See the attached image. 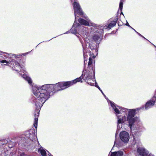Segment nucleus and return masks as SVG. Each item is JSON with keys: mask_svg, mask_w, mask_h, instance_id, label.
I'll return each instance as SVG.
<instances>
[{"mask_svg": "<svg viewBox=\"0 0 156 156\" xmlns=\"http://www.w3.org/2000/svg\"><path fill=\"white\" fill-rule=\"evenodd\" d=\"M116 22L115 21H113L111 22L109 25H108L107 27H106V28H108L109 29H110L114 27L116 24Z\"/></svg>", "mask_w": 156, "mask_h": 156, "instance_id": "obj_13", "label": "nucleus"}, {"mask_svg": "<svg viewBox=\"0 0 156 156\" xmlns=\"http://www.w3.org/2000/svg\"><path fill=\"white\" fill-rule=\"evenodd\" d=\"M11 62V61L8 62V61H6L5 60H3L2 61H0V62L1 63H5L7 64H10Z\"/></svg>", "mask_w": 156, "mask_h": 156, "instance_id": "obj_20", "label": "nucleus"}, {"mask_svg": "<svg viewBox=\"0 0 156 156\" xmlns=\"http://www.w3.org/2000/svg\"><path fill=\"white\" fill-rule=\"evenodd\" d=\"M73 29H75V28H73V27H72L71 30V31H72L73 30Z\"/></svg>", "mask_w": 156, "mask_h": 156, "instance_id": "obj_29", "label": "nucleus"}, {"mask_svg": "<svg viewBox=\"0 0 156 156\" xmlns=\"http://www.w3.org/2000/svg\"><path fill=\"white\" fill-rule=\"evenodd\" d=\"M83 55H84V65H85V55L84 54Z\"/></svg>", "mask_w": 156, "mask_h": 156, "instance_id": "obj_27", "label": "nucleus"}, {"mask_svg": "<svg viewBox=\"0 0 156 156\" xmlns=\"http://www.w3.org/2000/svg\"><path fill=\"white\" fill-rule=\"evenodd\" d=\"M123 2L121 1L119 3V9L120 11H122L123 7Z\"/></svg>", "mask_w": 156, "mask_h": 156, "instance_id": "obj_18", "label": "nucleus"}, {"mask_svg": "<svg viewBox=\"0 0 156 156\" xmlns=\"http://www.w3.org/2000/svg\"><path fill=\"white\" fill-rule=\"evenodd\" d=\"M23 77L27 80L29 84H31L32 83V80L29 77L27 76L26 75H23Z\"/></svg>", "mask_w": 156, "mask_h": 156, "instance_id": "obj_15", "label": "nucleus"}, {"mask_svg": "<svg viewBox=\"0 0 156 156\" xmlns=\"http://www.w3.org/2000/svg\"><path fill=\"white\" fill-rule=\"evenodd\" d=\"M123 110H124L125 111L126 109V108H124L123 109Z\"/></svg>", "mask_w": 156, "mask_h": 156, "instance_id": "obj_31", "label": "nucleus"}, {"mask_svg": "<svg viewBox=\"0 0 156 156\" xmlns=\"http://www.w3.org/2000/svg\"><path fill=\"white\" fill-rule=\"evenodd\" d=\"M137 152L141 156H147L148 152L144 148L139 147L137 149Z\"/></svg>", "mask_w": 156, "mask_h": 156, "instance_id": "obj_5", "label": "nucleus"}, {"mask_svg": "<svg viewBox=\"0 0 156 156\" xmlns=\"http://www.w3.org/2000/svg\"><path fill=\"white\" fill-rule=\"evenodd\" d=\"M120 137L121 140L125 143L128 142L129 139V135L128 133L125 131L122 132L120 134Z\"/></svg>", "mask_w": 156, "mask_h": 156, "instance_id": "obj_3", "label": "nucleus"}, {"mask_svg": "<svg viewBox=\"0 0 156 156\" xmlns=\"http://www.w3.org/2000/svg\"><path fill=\"white\" fill-rule=\"evenodd\" d=\"M78 21L81 24L85 26L88 25H89V23L90 22V20H89L87 19V20H86L81 18L79 19Z\"/></svg>", "mask_w": 156, "mask_h": 156, "instance_id": "obj_8", "label": "nucleus"}, {"mask_svg": "<svg viewBox=\"0 0 156 156\" xmlns=\"http://www.w3.org/2000/svg\"><path fill=\"white\" fill-rule=\"evenodd\" d=\"M82 78L83 77L80 76L73 81L59 82L54 85L45 84L40 87H34L33 88V93L37 100L35 103L37 108L39 109L42 107L44 103L49 98L50 92L53 89L58 88V90L64 89L80 81Z\"/></svg>", "mask_w": 156, "mask_h": 156, "instance_id": "obj_1", "label": "nucleus"}, {"mask_svg": "<svg viewBox=\"0 0 156 156\" xmlns=\"http://www.w3.org/2000/svg\"><path fill=\"white\" fill-rule=\"evenodd\" d=\"M122 121L120 118L118 120V123H122Z\"/></svg>", "mask_w": 156, "mask_h": 156, "instance_id": "obj_24", "label": "nucleus"}, {"mask_svg": "<svg viewBox=\"0 0 156 156\" xmlns=\"http://www.w3.org/2000/svg\"><path fill=\"white\" fill-rule=\"evenodd\" d=\"M38 151L40 152L42 156H46V153L45 150L40 149L38 150Z\"/></svg>", "mask_w": 156, "mask_h": 156, "instance_id": "obj_16", "label": "nucleus"}, {"mask_svg": "<svg viewBox=\"0 0 156 156\" xmlns=\"http://www.w3.org/2000/svg\"><path fill=\"white\" fill-rule=\"evenodd\" d=\"M103 95H104V96H105V95L104 94H103Z\"/></svg>", "mask_w": 156, "mask_h": 156, "instance_id": "obj_32", "label": "nucleus"}, {"mask_svg": "<svg viewBox=\"0 0 156 156\" xmlns=\"http://www.w3.org/2000/svg\"><path fill=\"white\" fill-rule=\"evenodd\" d=\"M15 65L14 64V66L15 70L16 71H20L21 70V68L19 64L16 62H15Z\"/></svg>", "mask_w": 156, "mask_h": 156, "instance_id": "obj_12", "label": "nucleus"}, {"mask_svg": "<svg viewBox=\"0 0 156 156\" xmlns=\"http://www.w3.org/2000/svg\"><path fill=\"white\" fill-rule=\"evenodd\" d=\"M116 156H122L123 155V152L122 151H118L117 152H115Z\"/></svg>", "mask_w": 156, "mask_h": 156, "instance_id": "obj_19", "label": "nucleus"}, {"mask_svg": "<svg viewBox=\"0 0 156 156\" xmlns=\"http://www.w3.org/2000/svg\"><path fill=\"white\" fill-rule=\"evenodd\" d=\"M155 101H156V95L155 94L152 99L146 103L145 106V109H147L153 106Z\"/></svg>", "mask_w": 156, "mask_h": 156, "instance_id": "obj_4", "label": "nucleus"}, {"mask_svg": "<svg viewBox=\"0 0 156 156\" xmlns=\"http://www.w3.org/2000/svg\"><path fill=\"white\" fill-rule=\"evenodd\" d=\"M4 144L3 143V141L2 140H0V146H1Z\"/></svg>", "mask_w": 156, "mask_h": 156, "instance_id": "obj_26", "label": "nucleus"}, {"mask_svg": "<svg viewBox=\"0 0 156 156\" xmlns=\"http://www.w3.org/2000/svg\"><path fill=\"white\" fill-rule=\"evenodd\" d=\"M110 103L111 106L113 108L115 113L118 114H119L120 112L119 110L116 108V106L114 105V103L112 101H110Z\"/></svg>", "mask_w": 156, "mask_h": 156, "instance_id": "obj_10", "label": "nucleus"}, {"mask_svg": "<svg viewBox=\"0 0 156 156\" xmlns=\"http://www.w3.org/2000/svg\"><path fill=\"white\" fill-rule=\"evenodd\" d=\"M134 30L139 34V35L142 37H143L145 39V38L144 37H143L142 35L140 34L139 33L137 32L135 30Z\"/></svg>", "mask_w": 156, "mask_h": 156, "instance_id": "obj_25", "label": "nucleus"}, {"mask_svg": "<svg viewBox=\"0 0 156 156\" xmlns=\"http://www.w3.org/2000/svg\"><path fill=\"white\" fill-rule=\"evenodd\" d=\"M95 86L97 87L99 89V90L101 91V93H102V94H104V93H103L102 91V90L100 88V87H99V86L97 85V84L96 83V84H95Z\"/></svg>", "mask_w": 156, "mask_h": 156, "instance_id": "obj_22", "label": "nucleus"}, {"mask_svg": "<svg viewBox=\"0 0 156 156\" xmlns=\"http://www.w3.org/2000/svg\"><path fill=\"white\" fill-rule=\"evenodd\" d=\"M115 144H114V146L115 145Z\"/></svg>", "mask_w": 156, "mask_h": 156, "instance_id": "obj_34", "label": "nucleus"}, {"mask_svg": "<svg viewBox=\"0 0 156 156\" xmlns=\"http://www.w3.org/2000/svg\"><path fill=\"white\" fill-rule=\"evenodd\" d=\"M31 132V131H30L29 133V138H30L31 139H32L35 138L36 137V136L35 134V130H33L31 131V133H32V134L30 132Z\"/></svg>", "mask_w": 156, "mask_h": 156, "instance_id": "obj_14", "label": "nucleus"}, {"mask_svg": "<svg viewBox=\"0 0 156 156\" xmlns=\"http://www.w3.org/2000/svg\"><path fill=\"white\" fill-rule=\"evenodd\" d=\"M99 38V35L97 34H95L93 36V38L95 41H97Z\"/></svg>", "mask_w": 156, "mask_h": 156, "instance_id": "obj_17", "label": "nucleus"}, {"mask_svg": "<svg viewBox=\"0 0 156 156\" xmlns=\"http://www.w3.org/2000/svg\"><path fill=\"white\" fill-rule=\"evenodd\" d=\"M117 107H119V108H120V107H119V106H117Z\"/></svg>", "mask_w": 156, "mask_h": 156, "instance_id": "obj_33", "label": "nucleus"}, {"mask_svg": "<svg viewBox=\"0 0 156 156\" xmlns=\"http://www.w3.org/2000/svg\"><path fill=\"white\" fill-rule=\"evenodd\" d=\"M121 14H123V13H122V12H121Z\"/></svg>", "mask_w": 156, "mask_h": 156, "instance_id": "obj_35", "label": "nucleus"}, {"mask_svg": "<svg viewBox=\"0 0 156 156\" xmlns=\"http://www.w3.org/2000/svg\"><path fill=\"white\" fill-rule=\"evenodd\" d=\"M2 53H5V54H6V55H3L5 57H8V56H12V55H11V54H8L7 53H6V52H2Z\"/></svg>", "mask_w": 156, "mask_h": 156, "instance_id": "obj_21", "label": "nucleus"}, {"mask_svg": "<svg viewBox=\"0 0 156 156\" xmlns=\"http://www.w3.org/2000/svg\"><path fill=\"white\" fill-rule=\"evenodd\" d=\"M76 31H75L74 32H72L73 33V34H74V33H76Z\"/></svg>", "mask_w": 156, "mask_h": 156, "instance_id": "obj_30", "label": "nucleus"}, {"mask_svg": "<svg viewBox=\"0 0 156 156\" xmlns=\"http://www.w3.org/2000/svg\"><path fill=\"white\" fill-rule=\"evenodd\" d=\"M72 1V0H71ZM73 4V9L75 13V18L76 17V15L78 14L80 15H83V13L80 7L79 4L75 1Z\"/></svg>", "mask_w": 156, "mask_h": 156, "instance_id": "obj_2", "label": "nucleus"}, {"mask_svg": "<svg viewBox=\"0 0 156 156\" xmlns=\"http://www.w3.org/2000/svg\"><path fill=\"white\" fill-rule=\"evenodd\" d=\"M140 108H137L135 109H132L129 112L128 115L127 117V119H130L133 118L134 116L135 112L136 111L139 110Z\"/></svg>", "mask_w": 156, "mask_h": 156, "instance_id": "obj_6", "label": "nucleus"}, {"mask_svg": "<svg viewBox=\"0 0 156 156\" xmlns=\"http://www.w3.org/2000/svg\"><path fill=\"white\" fill-rule=\"evenodd\" d=\"M90 55H91V53L90 54ZM95 57L94 56H93V57H92L91 56H90V57L89 58V62L88 64V67L90 69L91 68H92L91 69H92L93 71H94V68H93L92 67V64L93 63V62L94 61L93 59Z\"/></svg>", "mask_w": 156, "mask_h": 156, "instance_id": "obj_7", "label": "nucleus"}, {"mask_svg": "<svg viewBox=\"0 0 156 156\" xmlns=\"http://www.w3.org/2000/svg\"><path fill=\"white\" fill-rule=\"evenodd\" d=\"M39 112H38V111H37V112H35L34 114V126L36 128H37V121L38 120V117L39 115Z\"/></svg>", "mask_w": 156, "mask_h": 156, "instance_id": "obj_9", "label": "nucleus"}, {"mask_svg": "<svg viewBox=\"0 0 156 156\" xmlns=\"http://www.w3.org/2000/svg\"><path fill=\"white\" fill-rule=\"evenodd\" d=\"M148 156H154V155H153V154H149Z\"/></svg>", "mask_w": 156, "mask_h": 156, "instance_id": "obj_28", "label": "nucleus"}, {"mask_svg": "<svg viewBox=\"0 0 156 156\" xmlns=\"http://www.w3.org/2000/svg\"><path fill=\"white\" fill-rule=\"evenodd\" d=\"M110 156H117L115 152L112 153Z\"/></svg>", "mask_w": 156, "mask_h": 156, "instance_id": "obj_23", "label": "nucleus"}, {"mask_svg": "<svg viewBox=\"0 0 156 156\" xmlns=\"http://www.w3.org/2000/svg\"><path fill=\"white\" fill-rule=\"evenodd\" d=\"M135 118H134L127 119V120L129 121V123L131 129L132 126L133 125L134 122L135 121Z\"/></svg>", "mask_w": 156, "mask_h": 156, "instance_id": "obj_11", "label": "nucleus"}]
</instances>
